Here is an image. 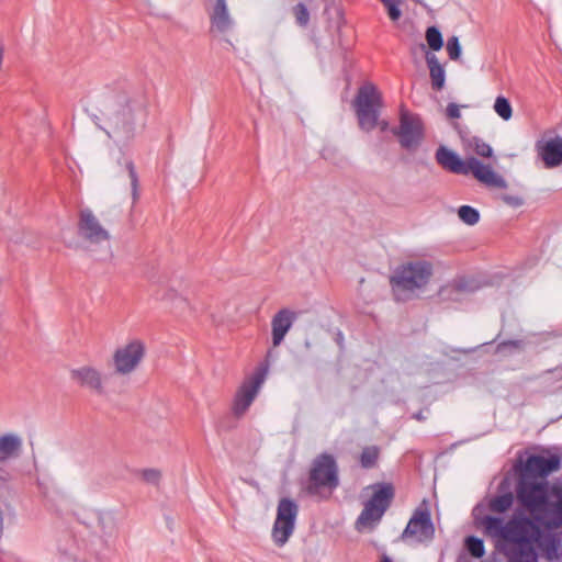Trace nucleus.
I'll return each instance as SVG.
<instances>
[{"mask_svg": "<svg viewBox=\"0 0 562 562\" xmlns=\"http://www.w3.org/2000/svg\"><path fill=\"white\" fill-rule=\"evenodd\" d=\"M104 131L117 144L133 139L137 130L144 128L148 110L147 100L140 93L125 90L110 91L103 100Z\"/></svg>", "mask_w": 562, "mask_h": 562, "instance_id": "1", "label": "nucleus"}, {"mask_svg": "<svg viewBox=\"0 0 562 562\" xmlns=\"http://www.w3.org/2000/svg\"><path fill=\"white\" fill-rule=\"evenodd\" d=\"M432 274V263L427 260L408 261L398 266L389 280L394 299L398 302L413 299L417 291L427 286Z\"/></svg>", "mask_w": 562, "mask_h": 562, "instance_id": "2", "label": "nucleus"}, {"mask_svg": "<svg viewBox=\"0 0 562 562\" xmlns=\"http://www.w3.org/2000/svg\"><path fill=\"white\" fill-rule=\"evenodd\" d=\"M551 487L548 481L517 474L516 497L520 506L538 521L546 522Z\"/></svg>", "mask_w": 562, "mask_h": 562, "instance_id": "3", "label": "nucleus"}, {"mask_svg": "<svg viewBox=\"0 0 562 562\" xmlns=\"http://www.w3.org/2000/svg\"><path fill=\"white\" fill-rule=\"evenodd\" d=\"M339 468L336 458L327 452L317 454L310 467L305 491L311 496L329 494L339 486Z\"/></svg>", "mask_w": 562, "mask_h": 562, "instance_id": "4", "label": "nucleus"}, {"mask_svg": "<svg viewBox=\"0 0 562 562\" xmlns=\"http://www.w3.org/2000/svg\"><path fill=\"white\" fill-rule=\"evenodd\" d=\"M353 106L359 127L364 132H371L378 126L382 97L372 83L362 85L353 100Z\"/></svg>", "mask_w": 562, "mask_h": 562, "instance_id": "5", "label": "nucleus"}, {"mask_svg": "<svg viewBox=\"0 0 562 562\" xmlns=\"http://www.w3.org/2000/svg\"><path fill=\"white\" fill-rule=\"evenodd\" d=\"M268 370V362L260 363L250 375L244 379L233 401L232 411L235 417L240 418L248 411L267 379Z\"/></svg>", "mask_w": 562, "mask_h": 562, "instance_id": "6", "label": "nucleus"}, {"mask_svg": "<svg viewBox=\"0 0 562 562\" xmlns=\"http://www.w3.org/2000/svg\"><path fill=\"white\" fill-rule=\"evenodd\" d=\"M204 9L210 21V34L222 37L232 45L226 36L235 30L236 21L229 10L227 0H206Z\"/></svg>", "mask_w": 562, "mask_h": 562, "instance_id": "7", "label": "nucleus"}, {"mask_svg": "<svg viewBox=\"0 0 562 562\" xmlns=\"http://www.w3.org/2000/svg\"><path fill=\"white\" fill-rule=\"evenodd\" d=\"M435 537L431 514L425 502L418 506L401 535L402 541L413 540L417 543L430 542Z\"/></svg>", "mask_w": 562, "mask_h": 562, "instance_id": "8", "label": "nucleus"}, {"mask_svg": "<svg viewBox=\"0 0 562 562\" xmlns=\"http://www.w3.org/2000/svg\"><path fill=\"white\" fill-rule=\"evenodd\" d=\"M297 504L290 498L283 497L279 501L277 517L272 527V539L278 547H283L294 531Z\"/></svg>", "mask_w": 562, "mask_h": 562, "instance_id": "9", "label": "nucleus"}, {"mask_svg": "<svg viewBox=\"0 0 562 562\" xmlns=\"http://www.w3.org/2000/svg\"><path fill=\"white\" fill-rule=\"evenodd\" d=\"M397 136L400 145L406 150H415L423 143L425 137L424 123L418 115L402 110L400 125L392 128Z\"/></svg>", "mask_w": 562, "mask_h": 562, "instance_id": "10", "label": "nucleus"}, {"mask_svg": "<svg viewBox=\"0 0 562 562\" xmlns=\"http://www.w3.org/2000/svg\"><path fill=\"white\" fill-rule=\"evenodd\" d=\"M77 229L79 237L91 245H101L109 243L111 239L110 232L103 227L100 220L89 207L79 211Z\"/></svg>", "mask_w": 562, "mask_h": 562, "instance_id": "11", "label": "nucleus"}, {"mask_svg": "<svg viewBox=\"0 0 562 562\" xmlns=\"http://www.w3.org/2000/svg\"><path fill=\"white\" fill-rule=\"evenodd\" d=\"M145 345L139 339L119 347L113 353L115 373L127 375L134 372L145 357Z\"/></svg>", "mask_w": 562, "mask_h": 562, "instance_id": "12", "label": "nucleus"}, {"mask_svg": "<svg viewBox=\"0 0 562 562\" xmlns=\"http://www.w3.org/2000/svg\"><path fill=\"white\" fill-rule=\"evenodd\" d=\"M561 467V458L558 454H552L550 458L543 456L532 454L527 458L522 463L519 462L515 465L517 474H526L528 477H537L540 481H547V476L555 472Z\"/></svg>", "mask_w": 562, "mask_h": 562, "instance_id": "13", "label": "nucleus"}, {"mask_svg": "<svg viewBox=\"0 0 562 562\" xmlns=\"http://www.w3.org/2000/svg\"><path fill=\"white\" fill-rule=\"evenodd\" d=\"M72 382L81 387L88 389L97 395H105L102 373L94 367L82 366L69 371Z\"/></svg>", "mask_w": 562, "mask_h": 562, "instance_id": "14", "label": "nucleus"}, {"mask_svg": "<svg viewBox=\"0 0 562 562\" xmlns=\"http://www.w3.org/2000/svg\"><path fill=\"white\" fill-rule=\"evenodd\" d=\"M468 175L472 173L473 177L487 187L505 189L507 187L506 180L496 173L491 166L484 165L475 157H469L467 164Z\"/></svg>", "mask_w": 562, "mask_h": 562, "instance_id": "15", "label": "nucleus"}, {"mask_svg": "<svg viewBox=\"0 0 562 562\" xmlns=\"http://www.w3.org/2000/svg\"><path fill=\"white\" fill-rule=\"evenodd\" d=\"M468 175L472 173L473 177L487 187L505 189L507 187L506 180L496 173L491 166L484 165L475 157H469L467 164Z\"/></svg>", "mask_w": 562, "mask_h": 562, "instance_id": "16", "label": "nucleus"}, {"mask_svg": "<svg viewBox=\"0 0 562 562\" xmlns=\"http://www.w3.org/2000/svg\"><path fill=\"white\" fill-rule=\"evenodd\" d=\"M535 148L546 168L552 169L562 165V137L537 140Z\"/></svg>", "mask_w": 562, "mask_h": 562, "instance_id": "17", "label": "nucleus"}, {"mask_svg": "<svg viewBox=\"0 0 562 562\" xmlns=\"http://www.w3.org/2000/svg\"><path fill=\"white\" fill-rule=\"evenodd\" d=\"M295 319L296 314L289 308H281L279 312L274 314V316L271 319V334L273 347H278L281 345Z\"/></svg>", "mask_w": 562, "mask_h": 562, "instance_id": "18", "label": "nucleus"}, {"mask_svg": "<svg viewBox=\"0 0 562 562\" xmlns=\"http://www.w3.org/2000/svg\"><path fill=\"white\" fill-rule=\"evenodd\" d=\"M533 525L529 519H512L506 524L504 540L510 546L532 541Z\"/></svg>", "mask_w": 562, "mask_h": 562, "instance_id": "19", "label": "nucleus"}, {"mask_svg": "<svg viewBox=\"0 0 562 562\" xmlns=\"http://www.w3.org/2000/svg\"><path fill=\"white\" fill-rule=\"evenodd\" d=\"M435 158L437 164L445 170L456 175H468V158L462 160L453 150L446 146H439L436 150Z\"/></svg>", "mask_w": 562, "mask_h": 562, "instance_id": "20", "label": "nucleus"}, {"mask_svg": "<svg viewBox=\"0 0 562 562\" xmlns=\"http://www.w3.org/2000/svg\"><path fill=\"white\" fill-rule=\"evenodd\" d=\"M384 514L385 510H383V508L372 506L366 502L362 512L356 520L355 527L360 532L366 529L373 530L381 521Z\"/></svg>", "mask_w": 562, "mask_h": 562, "instance_id": "21", "label": "nucleus"}, {"mask_svg": "<svg viewBox=\"0 0 562 562\" xmlns=\"http://www.w3.org/2000/svg\"><path fill=\"white\" fill-rule=\"evenodd\" d=\"M371 488L373 490V494L367 502L386 512L395 495L393 485L391 483H378L372 485Z\"/></svg>", "mask_w": 562, "mask_h": 562, "instance_id": "22", "label": "nucleus"}, {"mask_svg": "<svg viewBox=\"0 0 562 562\" xmlns=\"http://www.w3.org/2000/svg\"><path fill=\"white\" fill-rule=\"evenodd\" d=\"M509 562H537V553L533 542L513 544L508 550Z\"/></svg>", "mask_w": 562, "mask_h": 562, "instance_id": "23", "label": "nucleus"}, {"mask_svg": "<svg viewBox=\"0 0 562 562\" xmlns=\"http://www.w3.org/2000/svg\"><path fill=\"white\" fill-rule=\"evenodd\" d=\"M21 446V439L13 434L0 436V463L5 462L7 460L13 457H16L19 454Z\"/></svg>", "mask_w": 562, "mask_h": 562, "instance_id": "24", "label": "nucleus"}, {"mask_svg": "<svg viewBox=\"0 0 562 562\" xmlns=\"http://www.w3.org/2000/svg\"><path fill=\"white\" fill-rule=\"evenodd\" d=\"M426 61L429 68L432 89L439 91L445 86V69L439 64L437 57L429 52L426 53Z\"/></svg>", "mask_w": 562, "mask_h": 562, "instance_id": "25", "label": "nucleus"}, {"mask_svg": "<svg viewBox=\"0 0 562 562\" xmlns=\"http://www.w3.org/2000/svg\"><path fill=\"white\" fill-rule=\"evenodd\" d=\"M550 495H553L557 499L552 502L549 498V505L547 508L548 510L546 512V519L554 516L559 519V521H562V484H554L551 487Z\"/></svg>", "mask_w": 562, "mask_h": 562, "instance_id": "26", "label": "nucleus"}, {"mask_svg": "<svg viewBox=\"0 0 562 562\" xmlns=\"http://www.w3.org/2000/svg\"><path fill=\"white\" fill-rule=\"evenodd\" d=\"M481 525L484 526L486 535L504 539V535H506V524L504 525L502 518L485 516L482 518Z\"/></svg>", "mask_w": 562, "mask_h": 562, "instance_id": "27", "label": "nucleus"}, {"mask_svg": "<svg viewBox=\"0 0 562 562\" xmlns=\"http://www.w3.org/2000/svg\"><path fill=\"white\" fill-rule=\"evenodd\" d=\"M381 450L378 446H367L359 456L360 465L363 469H372L376 467Z\"/></svg>", "mask_w": 562, "mask_h": 562, "instance_id": "28", "label": "nucleus"}, {"mask_svg": "<svg viewBox=\"0 0 562 562\" xmlns=\"http://www.w3.org/2000/svg\"><path fill=\"white\" fill-rule=\"evenodd\" d=\"M514 502V496L510 492L497 495L490 501V509L494 513L507 512Z\"/></svg>", "mask_w": 562, "mask_h": 562, "instance_id": "29", "label": "nucleus"}, {"mask_svg": "<svg viewBox=\"0 0 562 562\" xmlns=\"http://www.w3.org/2000/svg\"><path fill=\"white\" fill-rule=\"evenodd\" d=\"M467 145L471 148L477 156L490 158L493 155L492 147L485 143L482 138L477 136H472L465 139Z\"/></svg>", "mask_w": 562, "mask_h": 562, "instance_id": "30", "label": "nucleus"}, {"mask_svg": "<svg viewBox=\"0 0 562 562\" xmlns=\"http://www.w3.org/2000/svg\"><path fill=\"white\" fill-rule=\"evenodd\" d=\"M464 546L473 558L480 559L485 554L483 540L475 536L467 537L464 540Z\"/></svg>", "mask_w": 562, "mask_h": 562, "instance_id": "31", "label": "nucleus"}, {"mask_svg": "<svg viewBox=\"0 0 562 562\" xmlns=\"http://www.w3.org/2000/svg\"><path fill=\"white\" fill-rule=\"evenodd\" d=\"M459 218L467 225H475L480 221V213L470 205H462L458 210Z\"/></svg>", "mask_w": 562, "mask_h": 562, "instance_id": "32", "label": "nucleus"}, {"mask_svg": "<svg viewBox=\"0 0 562 562\" xmlns=\"http://www.w3.org/2000/svg\"><path fill=\"white\" fill-rule=\"evenodd\" d=\"M426 41L432 50H440L443 46V38L438 27L429 26L426 30Z\"/></svg>", "mask_w": 562, "mask_h": 562, "instance_id": "33", "label": "nucleus"}, {"mask_svg": "<svg viewBox=\"0 0 562 562\" xmlns=\"http://www.w3.org/2000/svg\"><path fill=\"white\" fill-rule=\"evenodd\" d=\"M494 110L503 120L508 121L513 116V109L507 98L499 95L494 103Z\"/></svg>", "mask_w": 562, "mask_h": 562, "instance_id": "34", "label": "nucleus"}, {"mask_svg": "<svg viewBox=\"0 0 562 562\" xmlns=\"http://www.w3.org/2000/svg\"><path fill=\"white\" fill-rule=\"evenodd\" d=\"M295 23L301 27H306L310 22V11L303 2H299L292 8Z\"/></svg>", "mask_w": 562, "mask_h": 562, "instance_id": "35", "label": "nucleus"}, {"mask_svg": "<svg viewBox=\"0 0 562 562\" xmlns=\"http://www.w3.org/2000/svg\"><path fill=\"white\" fill-rule=\"evenodd\" d=\"M125 168H126V170L128 172V177H130L133 203H136L138 201V199H139V181H138V176H137V172L135 170V166H134L133 161H127L126 165H125Z\"/></svg>", "mask_w": 562, "mask_h": 562, "instance_id": "36", "label": "nucleus"}, {"mask_svg": "<svg viewBox=\"0 0 562 562\" xmlns=\"http://www.w3.org/2000/svg\"><path fill=\"white\" fill-rule=\"evenodd\" d=\"M386 9L387 15L391 21L396 22L402 16V10L400 5L403 0H380Z\"/></svg>", "mask_w": 562, "mask_h": 562, "instance_id": "37", "label": "nucleus"}, {"mask_svg": "<svg viewBox=\"0 0 562 562\" xmlns=\"http://www.w3.org/2000/svg\"><path fill=\"white\" fill-rule=\"evenodd\" d=\"M447 53L449 58L457 60L461 55V45L457 36H451L447 42Z\"/></svg>", "mask_w": 562, "mask_h": 562, "instance_id": "38", "label": "nucleus"}, {"mask_svg": "<svg viewBox=\"0 0 562 562\" xmlns=\"http://www.w3.org/2000/svg\"><path fill=\"white\" fill-rule=\"evenodd\" d=\"M142 477L148 484L158 485L161 479V473L156 469H146L143 470Z\"/></svg>", "mask_w": 562, "mask_h": 562, "instance_id": "39", "label": "nucleus"}, {"mask_svg": "<svg viewBox=\"0 0 562 562\" xmlns=\"http://www.w3.org/2000/svg\"><path fill=\"white\" fill-rule=\"evenodd\" d=\"M502 200L512 207H519L524 204V199L519 195L503 194Z\"/></svg>", "mask_w": 562, "mask_h": 562, "instance_id": "40", "label": "nucleus"}, {"mask_svg": "<svg viewBox=\"0 0 562 562\" xmlns=\"http://www.w3.org/2000/svg\"><path fill=\"white\" fill-rule=\"evenodd\" d=\"M507 347L515 348V349H521L524 347V340L517 339V340H505L498 344L497 350L501 351Z\"/></svg>", "mask_w": 562, "mask_h": 562, "instance_id": "41", "label": "nucleus"}, {"mask_svg": "<svg viewBox=\"0 0 562 562\" xmlns=\"http://www.w3.org/2000/svg\"><path fill=\"white\" fill-rule=\"evenodd\" d=\"M446 114L449 119H459L461 116L460 106L456 103H449L446 108Z\"/></svg>", "mask_w": 562, "mask_h": 562, "instance_id": "42", "label": "nucleus"}, {"mask_svg": "<svg viewBox=\"0 0 562 562\" xmlns=\"http://www.w3.org/2000/svg\"><path fill=\"white\" fill-rule=\"evenodd\" d=\"M382 132H385L389 128V122L387 121H379L378 120V126Z\"/></svg>", "mask_w": 562, "mask_h": 562, "instance_id": "43", "label": "nucleus"}, {"mask_svg": "<svg viewBox=\"0 0 562 562\" xmlns=\"http://www.w3.org/2000/svg\"><path fill=\"white\" fill-rule=\"evenodd\" d=\"M415 418H416V419H418V420H424V419H425V417H424V415H423V413H422V412L417 413V414L415 415Z\"/></svg>", "mask_w": 562, "mask_h": 562, "instance_id": "44", "label": "nucleus"}, {"mask_svg": "<svg viewBox=\"0 0 562 562\" xmlns=\"http://www.w3.org/2000/svg\"><path fill=\"white\" fill-rule=\"evenodd\" d=\"M380 562H393L387 555H383Z\"/></svg>", "mask_w": 562, "mask_h": 562, "instance_id": "45", "label": "nucleus"}, {"mask_svg": "<svg viewBox=\"0 0 562 562\" xmlns=\"http://www.w3.org/2000/svg\"><path fill=\"white\" fill-rule=\"evenodd\" d=\"M180 302L187 304V301L184 299H180Z\"/></svg>", "mask_w": 562, "mask_h": 562, "instance_id": "46", "label": "nucleus"}, {"mask_svg": "<svg viewBox=\"0 0 562 562\" xmlns=\"http://www.w3.org/2000/svg\"><path fill=\"white\" fill-rule=\"evenodd\" d=\"M420 48L425 49L426 48L425 44H420Z\"/></svg>", "mask_w": 562, "mask_h": 562, "instance_id": "47", "label": "nucleus"}]
</instances>
